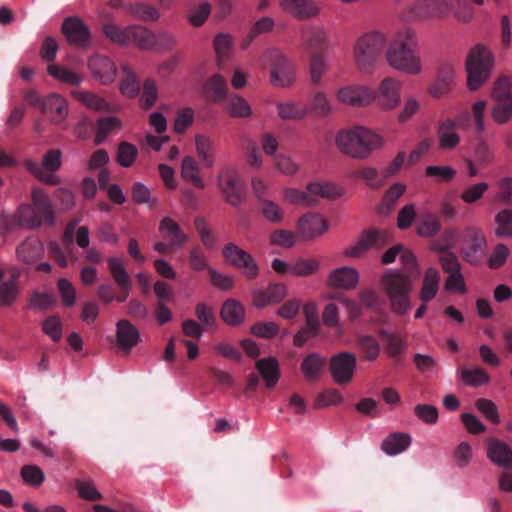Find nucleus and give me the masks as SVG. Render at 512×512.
Here are the masks:
<instances>
[{
  "label": "nucleus",
  "instance_id": "1",
  "mask_svg": "<svg viewBox=\"0 0 512 512\" xmlns=\"http://www.w3.org/2000/svg\"><path fill=\"white\" fill-rule=\"evenodd\" d=\"M417 46L416 33L411 28H406L395 34L390 42L387 43L385 59L389 66L415 75L421 71V59L415 49Z\"/></svg>",
  "mask_w": 512,
  "mask_h": 512
},
{
  "label": "nucleus",
  "instance_id": "2",
  "mask_svg": "<svg viewBox=\"0 0 512 512\" xmlns=\"http://www.w3.org/2000/svg\"><path fill=\"white\" fill-rule=\"evenodd\" d=\"M387 36L379 31L361 35L353 47V58L357 69L364 74L372 72L378 62L385 56Z\"/></svg>",
  "mask_w": 512,
  "mask_h": 512
},
{
  "label": "nucleus",
  "instance_id": "3",
  "mask_svg": "<svg viewBox=\"0 0 512 512\" xmlns=\"http://www.w3.org/2000/svg\"><path fill=\"white\" fill-rule=\"evenodd\" d=\"M336 145L342 153L362 159L381 145V138L372 131L357 126L340 131L336 137Z\"/></svg>",
  "mask_w": 512,
  "mask_h": 512
},
{
  "label": "nucleus",
  "instance_id": "4",
  "mask_svg": "<svg viewBox=\"0 0 512 512\" xmlns=\"http://www.w3.org/2000/svg\"><path fill=\"white\" fill-rule=\"evenodd\" d=\"M380 284L391 303V309L398 315H404L411 309L410 293L413 279L399 272L385 273Z\"/></svg>",
  "mask_w": 512,
  "mask_h": 512
},
{
  "label": "nucleus",
  "instance_id": "5",
  "mask_svg": "<svg viewBox=\"0 0 512 512\" xmlns=\"http://www.w3.org/2000/svg\"><path fill=\"white\" fill-rule=\"evenodd\" d=\"M316 196L335 199L340 196V191L334 184L313 182L307 185V192L294 188H286L284 199L291 204H303L312 206L316 204Z\"/></svg>",
  "mask_w": 512,
  "mask_h": 512
},
{
  "label": "nucleus",
  "instance_id": "6",
  "mask_svg": "<svg viewBox=\"0 0 512 512\" xmlns=\"http://www.w3.org/2000/svg\"><path fill=\"white\" fill-rule=\"evenodd\" d=\"M102 31L111 42L120 46L135 45L141 49L149 45V34L142 26L132 25L122 28L113 23H105Z\"/></svg>",
  "mask_w": 512,
  "mask_h": 512
},
{
  "label": "nucleus",
  "instance_id": "7",
  "mask_svg": "<svg viewBox=\"0 0 512 512\" xmlns=\"http://www.w3.org/2000/svg\"><path fill=\"white\" fill-rule=\"evenodd\" d=\"M492 98L494 101L492 116L499 123L504 124L512 117V92L511 80L506 75H501L495 81Z\"/></svg>",
  "mask_w": 512,
  "mask_h": 512
},
{
  "label": "nucleus",
  "instance_id": "8",
  "mask_svg": "<svg viewBox=\"0 0 512 512\" xmlns=\"http://www.w3.org/2000/svg\"><path fill=\"white\" fill-rule=\"evenodd\" d=\"M449 10L446 0H415L403 10L401 18L406 22L441 18Z\"/></svg>",
  "mask_w": 512,
  "mask_h": 512
},
{
  "label": "nucleus",
  "instance_id": "9",
  "mask_svg": "<svg viewBox=\"0 0 512 512\" xmlns=\"http://www.w3.org/2000/svg\"><path fill=\"white\" fill-rule=\"evenodd\" d=\"M62 153L58 149H50L43 156L42 166L36 161L27 159L24 161L25 168L37 177L39 180L46 184L57 185L60 181L57 176L52 173L59 170L61 167Z\"/></svg>",
  "mask_w": 512,
  "mask_h": 512
},
{
  "label": "nucleus",
  "instance_id": "10",
  "mask_svg": "<svg viewBox=\"0 0 512 512\" xmlns=\"http://www.w3.org/2000/svg\"><path fill=\"white\" fill-rule=\"evenodd\" d=\"M271 66V81L275 86H289L294 81V69L284 54L276 48L266 52Z\"/></svg>",
  "mask_w": 512,
  "mask_h": 512
},
{
  "label": "nucleus",
  "instance_id": "11",
  "mask_svg": "<svg viewBox=\"0 0 512 512\" xmlns=\"http://www.w3.org/2000/svg\"><path fill=\"white\" fill-rule=\"evenodd\" d=\"M219 188L225 200L232 206H238L245 198V190L236 170L224 168L218 177Z\"/></svg>",
  "mask_w": 512,
  "mask_h": 512
},
{
  "label": "nucleus",
  "instance_id": "12",
  "mask_svg": "<svg viewBox=\"0 0 512 512\" xmlns=\"http://www.w3.org/2000/svg\"><path fill=\"white\" fill-rule=\"evenodd\" d=\"M329 369L333 380L337 384H347L353 379L356 357L347 351L340 352L330 359Z\"/></svg>",
  "mask_w": 512,
  "mask_h": 512
},
{
  "label": "nucleus",
  "instance_id": "13",
  "mask_svg": "<svg viewBox=\"0 0 512 512\" xmlns=\"http://www.w3.org/2000/svg\"><path fill=\"white\" fill-rule=\"evenodd\" d=\"M61 31L69 44L79 48L89 46L91 32L88 26L78 17H66L62 23Z\"/></svg>",
  "mask_w": 512,
  "mask_h": 512
},
{
  "label": "nucleus",
  "instance_id": "14",
  "mask_svg": "<svg viewBox=\"0 0 512 512\" xmlns=\"http://www.w3.org/2000/svg\"><path fill=\"white\" fill-rule=\"evenodd\" d=\"M389 234L385 230L368 229L364 231L359 240L351 247L345 250V255L350 257H359L370 248H381L388 244Z\"/></svg>",
  "mask_w": 512,
  "mask_h": 512
},
{
  "label": "nucleus",
  "instance_id": "15",
  "mask_svg": "<svg viewBox=\"0 0 512 512\" xmlns=\"http://www.w3.org/2000/svg\"><path fill=\"white\" fill-rule=\"evenodd\" d=\"M402 83L392 77L384 78L374 92V100L384 110H392L400 103V89Z\"/></svg>",
  "mask_w": 512,
  "mask_h": 512
},
{
  "label": "nucleus",
  "instance_id": "16",
  "mask_svg": "<svg viewBox=\"0 0 512 512\" xmlns=\"http://www.w3.org/2000/svg\"><path fill=\"white\" fill-rule=\"evenodd\" d=\"M336 98L343 104L362 107L374 101V92L366 86L347 85L337 90Z\"/></svg>",
  "mask_w": 512,
  "mask_h": 512
},
{
  "label": "nucleus",
  "instance_id": "17",
  "mask_svg": "<svg viewBox=\"0 0 512 512\" xmlns=\"http://www.w3.org/2000/svg\"><path fill=\"white\" fill-rule=\"evenodd\" d=\"M88 68L92 76L104 85L112 83L117 74L115 63L109 57L99 54L90 57Z\"/></svg>",
  "mask_w": 512,
  "mask_h": 512
},
{
  "label": "nucleus",
  "instance_id": "18",
  "mask_svg": "<svg viewBox=\"0 0 512 512\" xmlns=\"http://www.w3.org/2000/svg\"><path fill=\"white\" fill-rule=\"evenodd\" d=\"M455 84V69L451 63L440 64L435 82L429 87V94L434 98H440L448 94Z\"/></svg>",
  "mask_w": 512,
  "mask_h": 512
},
{
  "label": "nucleus",
  "instance_id": "19",
  "mask_svg": "<svg viewBox=\"0 0 512 512\" xmlns=\"http://www.w3.org/2000/svg\"><path fill=\"white\" fill-rule=\"evenodd\" d=\"M279 6L298 20L314 18L320 12L314 0H279Z\"/></svg>",
  "mask_w": 512,
  "mask_h": 512
},
{
  "label": "nucleus",
  "instance_id": "20",
  "mask_svg": "<svg viewBox=\"0 0 512 512\" xmlns=\"http://www.w3.org/2000/svg\"><path fill=\"white\" fill-rule=\"evenodd\" d=\"M139 330L128 320H119L116 324V344L126 354L139 343Z\"/></svg>",
  "mask_w": 512,
  "mask_h": 512
},
{
  "label": "nucleus",
  "instance_id": "21",
  "mask_svg": "<svg viewBox=\"0 0 512 512\" xmlns=\"http://www.w3.org/2000/svg\"><path fill=\"white\" fill-rule=\"evenodd\" d=\"M32 206L41 224L53 226L55 223L54 210L51 200L41 189L34 188L31 195Z\"/></svg>",
  "mask_w": 512,
  "mask_h": 512
},
{
  "label": "nucleus",
  "instance_id": "22",
  "mask_svg": "<svg viewBox=\"0 0 512 512\" xmlns=\"http://www.w3.org/2000/svg\"><path fill=\"white\" fill-rule=\"evenodd\" d=\"M467 87L471 91L480 88V43L475 44L465 60Z\"/></svg>",
  "mask_w": 512,
  "mask_h": 512
},
{
  "label": "nucleus",
  "instance_id": "23",
  "mask_svg": "<svg viewBox=\"0 0 512 512\" xmlns=\"http://www.w3.org/2000/svg\"><path fill=\"white\" fill-rule=\"evenodd\" d=\"M41 110L52 122L60 123L68 114V104L61 95L52 93L43 99Z\"/></svg>",
  "mask_w": 512,
  "mask_h": 512
},
{
  "label": "nucleus",
  "instance_id": "24",
  "mask_svg": "<svg viewBox=\"0 0 512 512\" xmlns=\"http://www.w3.org/2000/svg\"><path fill=\"white\" fill-rule=\"evenodd\" d=\"M298 229L304 238L311 239L326 232L328 223L320 215L309 213L299 219Z\"/></svg>",
  "mask_w": 512,
  "mask_h": 512
},
{
  "label": "nucleus",
  "instance_id": "25",
  "mask_svg": "<svg viewBox=\"0 0 512 512\" xmlns=\"http://www.w3.org/2000/svg\"><path fill=\"white\" fill-rule=\"evenodd\" d=\"M287 289L284 284H270L266 290H254L253 302L257 308H263L266 305L278 303L284 299Z\"/></svg>",
  "mask_w": 512,
  "mask_h": 512
},
{
  "label": "nucleus",
  "instance_id": "26",
  "mask_svg": "<svg viewBox=\"0 0 512 512\" xmlns=\"http://www.w3.org/2000/svg\"><path fill=\"white\" fill-rule=\"evenodd\" d=\"M487 454L492 462L503 468H512V450L504 442L491 439L487 442Z\"/></svg>",
  "mask_w": 512,
  "mask_h": 512
},
{
  "label": "nucleus",
  "instance_id": "27",
  "mask_svg": "<svg viewBox=\"0 0 512 512\" xmlns=\"http://www.w3.org/2000/svg\"><path fill=\"white\" fill-rule=\"evenodd\" d=\"M159 232L163 239L167 240L170 247L183 246L188 236L181 230L177 222L170 217H164L159 223Z\"/></svg>",
  "mask_w": 512,
  "mask_h": 512
},
{
  "label": "nucleus",
  "instance_id": "28",
  "mask_svg": "<svg viewBox=\"0 0 512 512\" xmlns=\"http://www.w3.org/2000/svg\"><path fill=\"white\" fill-rule=\"evenodd\" d=\"M359 275L352 267H340L333 270L328 278V284L334 288L353 289L358 283Z\"/></svg>",
  "mask_w": 512,
  "mask_h": 512
},
{
  "label": "nucleus",
  "instance_id": "29",
  "mask_svg": "<svg viewBox=\"0 0 512 512\" xmlns=\"http://www.w3.org/2000/svg\"><path fill=\"white\" fill-rule=\"evenodd\" d=\"M195 148L198 159L204 168L211 169L215 164L216 146L206 135L195 136Z\"/></svg>",
  "mask_w": 512,
  "mask_h": 512
},
{
  "label": "nucleus",
  "instance_id": "30",
  "mask_svg": "<svg viewBox=\"0 0 512 512\" xmlns=\"http://www.w3.org/2000/svg\"><path fill=\"white\" fill-rule=\"evenodd\" d=\"M255 366L264 379L266 386L268 388L275 387L280 378V369L276 358L268 357L259 359Z\"/></svg>",
  "mask_w": 512,
  "mask_h": 512
},
{
  "label": "nucleus",
  "instance_id": "31",
  "mask_svg": "<svg viewBox=\"0 0 512 512\" xmlns=\"http://www.w3.org/2000/svg\"><path fill=\"white\" fill-rule=\"evenodd\" d=\"M411 444V437L407 433L394 432L389 434L381 444V450L393 456L404 452Z\"/></svg>",
  "mask_w": 512,
  "mask_h": 512
},
{
  "label": "nucleus",
  "instance_id": "32",
  "mask_svg": "<svg viewBox=\"0 0 512 512\" xmlns=\"http://www.w3.org/2000/svg\"><path fill=\"white\" fill-rule=\"evenodd\" d=\"M245 309L241 302L235 299L226 300L220 310L221 319L230 326H237L244 320Z\"/></svg>",
  "mask_w": 512,
  "mask_h": 512
},
{
  "label": "nucleus",
  "instance_id": "33",
  "mask_svg": "<svg viewBox=\"0 0 512 512\" xmlns=\"http://www.w3.org/2000/svg\"><path fill=\"white\" fill-rule=\"evenodd\" d=\"M440 273L436 268L430 267L426 270L419 297L424 303L431 301L439 290Z\"/></svg>",
  "mask_w": 512,
  "mask_h": 512
},
{
  "label": "nucleus",
  "instance_id": "34",
  "mask_svg": "<svg viewBox=\"0 0 512 512\" xmlns=\"http://www.w3.org/2000/svg\"><path fill=\"white\" fill-rule=\"evenodd\" d=\"M326 365V358L318 353L308 354L302 361L300 369L308 381H314L319 378Z\"/></svg>",
  "mask_w": 512,
  "mask_h": 512
},
{
  "label": "nucleus",
  "instance_id": "35",
  "mask_svg": "<svg viewBox=\"0 0 512 512\" xmlns=\"http://www.w3.org/2000/svg\"><path fill=\"white\" fill-rule=\"evenodd\" d=\"M18 258L25 263H32L42 257L44 248L37 238H28L17 248Z\"/></svg>",
  "mask_w": 512,
  "mask_h": 512
},
{
  "label": "nucleus",
  "instance_id": "36",
  "mask_svg": "<svg viewBox=\"0 0 512 512\" xmlns=\"http://www.w3.org/2000/svg\"><path fill=\"white\" fill-rule=\"evenodd\" d=\"M456 123L452 119L441 122L438 128L439 146L441 149H454L460 138L456 133Z\"/></svg>",
  "mask_w": 512,
  "mask_h": 512
},
{
  "label": "nucleus",
  "instance_id": "37",
  "mask_svg": "<svg viewBox=\"0 0 512 512\" xmlns=\"http://www.w3.org/2000/svg\"><path fill=\"white\" fill-rule=\"evenodd\" d=\"M108 269L110 274L118 287L131 288L132 280L127 272L124 260L117 256H112L107 259Z\"/></svg>",
  "mask_w": 512,
  "mask_h": 512
},
{
  "label": "nucleus",
  "instance_id": "38",
  "mask_svg": "<svg viewBox=\"0 0 512 512\" xmlns=\"http://www.w3.org/2000/svg\"><path fill=\"white\" fill-rule=\"evenodd\" d=\"M204 89L207 97L213 102H222L228 97L227 81L220 74H215L212 77H210L206 81Z\"/></svg>",
  "mask_w": 512,
  "mask_h": 512
},
{
  "label": "nucleus",
  "instance_id": "39",
  "mask_svg": "<svg viewBox=\"0 0 512 512\" xmlns=\"http://www.w3.org/2000/svg\"><path fill=\"white\" fill-rule=\"evenodd\" d=\"M146 32L149 34V45L147 47H141V50L154 49L158 52H164L172 50L177 44L176 37L169 32H161L159 34H154L147 28Z\"/></svg>",
  "mask_w": 512,
  "mask_h": 512
},
{
  "label": "nucleus",
  "instance_id": "40",
  "mask_svg": "<svg viewBox=\"0 0 512 512\" xmlns=\"http://www.w3.org/2000/svg\"><path fill=\"white\" fill-rule=\"evenodd\" d=\"M276 108L282 120L298 121L306 117L309 112L306 106L295 101L280 102Z\"/></svg>",
  "mask_w": 512,
  "mask_h": 512
},
{
  "label": "nucleus",
  "instance_id": "41",
  "mask_svg": "<svg viewBox=\"0 0 512 512\" xmlns=\"http://www.w3.org/2000/svg\"><path fill=\"white\" fill-rule=\"evenodd\" d=\"M225 109L234 118H247L252 115L249 103L237 94H232L225 99Z\"/></svg>",
  "mask_w": 512,
  "mask_h": 512
},
{
  "label": "nucleus",
  "instance_id": "42",
  "mask_svg": "<svg viewBox=\"0 0 512 512\" xmlns=\"http://www.w3.org/2000/svg\"><path fill=\"white\" fill-rule=\"evenodd\" d=\"M72 96L84 104L86 107L98 111V112H109L110 106L106 100L92 92L78 90L73 91Z\"/></svg>",
  "mask_w": 512,
  "mask_h": 512
},
{
  "label": "nucleus",
  "instance_id": "43",
  "mask_svg": "<svg viewBox=\"0 0 512 512\" xmlns=\"http://www.w3.org/2000/svg\"><path fill=\"white\" fill-rule=\"evenodd\" d=\"M181 176L197 188L202 189L205 187V183L199 175V165L191 156L183 158L181 163Z\"/></svg>",
  "mask_w": 512,
  "mask_h": 512
},
{
  "label": "nucleus",
  "instance_id": "44",
  "mask_svg": "<svg viewBox=\"0 0 512 512\" xmlns=\"http://www.w3.org/2000/svg\"><path fill=\"white\" fill-rule=\"evenodd\" d=\"M14 221L25 228L37 229L42 226L41 221L35 213L33 206L29 204H22L14 214Z\"/></svg>",
  "mask_w": 512,
  "mask_h": 512
},
{
  "label": "nucleus",
  "instance_id": "45",
  "mask_svg": "<svg viewBox=\"0 0 512 512\" xmlns=\"http://www.w3.org/2000/svg\"><path fill=\"white\" fill-rule=\"evenodd\" d=\"M47 71L54 79L71 86H78L83 81V76L75 71L60 65L51 64Z\"/></svg>",
  "mask_w": 512,
  "mask_h": 512
},
{
  "label": "nucleus",
  "instance_id": "46",
  "mask_svg": "<svg viewBox=\"0 0 512 512\" xmlns=\"http://www.w3.org/2000/svg\"><path fill=\"white\" fill-rule=\"evenodd\" d=\"M441 230L439 217L432 212H425L421 215L416 232L421 237H432Z\"/></svg>",
  "mask_w": 512,
  "mask_h": 512
},
{
  "label": "nucleus",
  "instance_id": "47",
  "mask_svg": "<svg viewBox=\"0 0 512 512\" xmlns=\"http://www.w3.org/2000/svg\"><path fill=\"white\" fill-rule=\"evenodd\" d=\"M123 79L121 80L120 90L123 95L133 98L140 90V81L136 74L127 66L122 65Z\"/></svg>",
  "mask_w": 512,
  "mask_h": 512
},
{
  "label": "nucleus",
  "instance_id": "48",
  "mask_svg": "<svg viewBox=\"0 0 512 512\" xmlns=\"http://www.w3.org/2000/svg\"><path fill=\"white\" fill-rule=\"evenodd\" d=\"M357 345L367 361H374L379 357L380 345L371 335H361L357 338Z\"/></svg>",
  "mask_w": 512,
  "mask_h": 512
},
{
  "label": "nucleus",
  "instance_id": "49",
  "mask_svg": "<svg viewBox=\"0 0 512 512\" xmlns=\"http://www.w3.org/2000/svg\"><path fill=\"white\" fill-rule=\"evenodd\" d=\"M311 112L320 118H326L332 113V104L324 92L317 91L310 102Z\"/></svg>",
  "mask_w": 512,
  "mask_h": 512
},
{
  "label": "nucleus",
  "instance_id": "50",
  "mask_svg": "<svg viewBox=\"0 0 512 512\" xmlns=\"http://www.w3.org/2000/svg\"><path fill=\"white\" fill-rule=\"evenodd\" d=\"M380 335L385 339L388 357L396 360L405 350L406 346L401 336L381 330Z\"/></svg>",
  "mask_w": 512,
  "mask_h": 512
},
{
  "label": "nucleus",
  "instance_id": "51",
  "mask_svg": "<svg viewBox=\"0 0 512 512\" xmlns=\"http://www.w3.org/2000/svg\"><path fill=\"white\" fill-rule=\"evenodd\" d=\"M306 48L322 50L326 45V34L321 28L311 27L303 34Z\"/></svg>",
  "mask_w": 512,
  "mask_h": 512
},
{
  "label": "nucleus",
  "instance_id": "52",
  "mask_svg": "<svg viewBox=\"0 0 512 512\" xmlns=\"http://www.w3.org/2000/svg\"><path fill=\"white\" fill-rule=\"evenodd\" d=\"M138 149L129 142H121L118 146L116 161L122 167H130L135 162Z\"/></svg>",
  "mask_w": 512,
  "mask_h": 512
},
{
  "label": "nucleus",
  "instance_id": "53",
  "mask_svg": "<svg viewBox=\"0 0 512 512\" xmlns=\"http://www.w3.org/2000/svg\"><path fill=\"white\" fill-rule=\"evenodd\" d=\"M495 221L497 224L495 233L498 237H512V210L500 211L496 215Z\"/></svg>",
  "mask_w": 512,
  "mask_h": 512
},
{
  "label": "nucleus",
  "instance_id": "54",
  "mask_svg": "<svg viewBox=\"0 0 512 512\" xmlns=\"http://www.w3.org/2000/svg\"><path fill=\"white\" fill-rule=\"evenodd\" d=\"M260 211L263 217L273 223H280L284 219V212L278 204L271 200H263L260 202Z\"/></svg>",
  "mask_w": 512,
  "mask_h": 512
},
{
  "label": "nucleus",
  "instance_id": "55",
  "mask_svg": "<svg viewBox=\"0 0 512 512\" xmlns=\"http://www.w3.org/2000/svg\"><path fill=\"white\" fill-rule=\"evenodd\" d=\"M195 315L203 328L216 325L217 319L213 308L204 302H200L195 306Z\"/></svg>",
  "mask_w": 512,
  "mask_h": 512
},
{
  "label": "nucleus",
  "instance_id": "56",
  "mask_svg": "<svg viewBox=\"0 0 512 512\" xmlns=\"http://www.w3.org/2000/svg\"><path fill=\"white\" fill-rule=\"evenodd\" d=\"M120 120L116 117H104L97 121V134L95 143L100 144L114 129L120 127Z\"/></svg>",
  "mask_w": 512,
  "mask_h": 512
},
{
  "label": "nucleus",
  "instance_id": "57",
  "mask_svg": "<svg viewBox=\"0 0 512 512\" xmlns=\"http://www.w3.org/2000/svg\"><path fill=\"white\" fill-rule=\"evenodd\" d=\"M318 262L314 259L299 258L290 267V273L295 276H309L318 269Z\"/></svg>",
  "mask_w": 512,
  "mask_h": 512
},
{
  "label": "nucleus",
  "instance_id": "58",
  "mask_svg": "<svg viewBox=\"0 0 512 512\" xmlns=\"http://www.w3.org/2000/svg\"><path fill=\"white\" fill-rule=\"evenodd\" d=\"M247 253L234 243H228L222 249L224 259L234 267L239 266L240 261L244 260V257L247 258Z\"/></svg>",
  "mask_w": 512,
  "mask_h": 512
},
{
  "label": "nucleus",
  "instance_id": "59",
  "mask_svg": "<svg viewBox=\"0 0 512 512\" xmlns=\"http://www.w3.org/2000/svg\"><path fill=\"white\" fill-rule=\"evenodd\" d=\"M131 193L133 201L137 204H148L149 207L156 204V200L151 197L149 188L141 182H135L132 185Z\"/></svg>",
  "mask_w": 512,
  "mask_h": 512
},
{
  "label": "nucleus",
  "instance_id": "60",
  "mask_svg": "<svg viewBox=\"0 0 512 512\" xmlns=\"http://www.w3.org/2000/svg\"><path fill=\"white\" fill-rule=\"evenodd\" d=\"M43 332L48 335L54 342L60 341L62 338V323L58 316L53 315L44 320L42 324Z\"/></svg>",
  "mask_w": 512,
  "mask_h": 512
},
{
  "label": "nucleus",
  "instance_id": "61",
  "mask_svg": "<svg viewBox=\"0 0 512 512\" xmlns=\"http://www.w3.org/2000/svg\"><path fill=\"white\" fill-rule=\"evenodd\" d=\"M19 289L15 279L0 284V303L4 306L11 305L17 295Z\"/></svg>",
  "mask_w": 512,
  "mask_h": 512
},
{
  "label": "nucleus",
  "instance_id": "62",
  "mask_svg": "<svg viewBox=\"0 0 512 512\" xmlns=\"http://www.w3.org/2000/svg\"><path fill=\"white\" fill-rule=\"evenodd\" d=\"M399 259H400L403 269L405 271L404 275H408L412 279H413V277L418 275V273H419L418 264H417L415 256L412 254V252L410 250H408L407 248H405L403 246V249L401 251Z\"/></svg>",
  "mask_w": 512,
  "mask_h": 512
},
{
  "label": "nucleus",
  "instance_id": "63",
  "mask_svg": "<svg viewBox=\"0 0 512 512\" xmlns=\"http://www.w3.org/2000/svg\"><path fill=\"white\" fill-rule=\"evenodd\" d=\"M130 11L135 17L144 21H154L159 17L155 7L144 3H137L131 6Z\"/></svg>",
  "mask_w": 512,
  "mask_h": 512
},
{
  "label": "nucleus",
  "instance_id": "64",
  "mask_svg": "<svg viewBox=\"0 0 512 512\" xmlns=\"http://www.w3.org/2000/svg\"><path fill=\"white\" fill-rule=\"evenodd\" d=\"M472 448L468 442H461L453 452L456 465L460 468L466 467L472 459Z\"/></svg>",
  "mask_w": 512,
  "mask_h": 512
}]
</instances>
